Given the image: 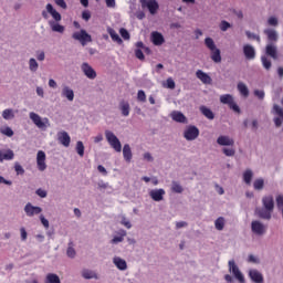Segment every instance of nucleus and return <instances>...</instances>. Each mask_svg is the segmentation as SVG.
Here are the masks:
<instances>
[{
	"label": "nucleus",
	"instance_id": "57",
	"mask_svg": "<svg viewBox=\"0 0 283 283\" xmlns=\"http://www.w3.org/2000/svg\"><path fill=\"white\" fill-rule=\"evenodd\" d=\"M135 56L139 61H145V54L143 53V50H140V49L135 50Z\"/></svg>",
	"mask_w": 283,
	"mask_h": 283
},
{
	"label": "nucleus",
	"instance_id": "7",
	"mask_svg": "<svg viewBox=\"0 0 283 283\" xmlns=\"http://www.w3.org/2000/svg\"><path fill=\"white\" fill-rule=\"evenodd\" d=\"M220 103L222 105H228L232 112H235V114H240V106L235 103V99L233 98V95L231 94H223L220 96Z\"/></svg>",
	"mask_w": 283,
	"mask_h": 283
},
{
	"label": "nucleus",
	"instance_id": "36",
	"mask_svg": "<svg viewBox=\"0 0 283 283\" xmlns=\"http://www.w3.org/2000/svg\"><path fill=\"white\" fill-rule=\"evenodd\" d=\"M146 7L148 8L150 14H154L158 11V2L156 0H148L146 2Z\"/></svg>",
	"mask_w": 283,
	"mask_h": 283
},
{
	"label": "nucleus",
	"instance_id": "60",
	"mask_svg": "<svg viewBox=\"0 0 283 283\" xmlns=\"http://www.w3.org/2000/svg\"><path fill=\"white\" fill-rule=\"evenodd\" d=\"M40 221L42 222L44 229H50V221L45 219L43 214L40 216Z\"/></svg>",
	"mask_w": 283,
	"mask_h": 283
},
{
	"label": "nucleus",
	"instance_id": "39",
	"mask_svg": "<svg viewBox=\"0 0 283 283\" xmlns=\"http://www.w3.org/2000/svg\"><path fill=\"white\" fill-rule=\"evenodd\" d=\"M29 70L33 73L39 72V62H36V59H29Z\"/></svg>",
	"mask_w": 283,
	"mask_h": 283
},
{
	"label": "nucleus",
	"instance_id": "45",
	"mask_svg": "<svg viewBox=\"0 0 283 283\" xmlns=\"http://www.w3.org/2000/svg\"><path fill=\"white\" fill-rule=\"evenodd\" d=\"M253 188L256 191H262V189H264V179L259 178V179L254 180Z\"/></svg>",
	"mask_w": 283,
	"mask_h": 283
},
{
	"label": "nucleus",
	"instance_id": "27",
	"mask_svg": "<svg viewBox=\"0 0 283 283\" xmlns=\"http://www.w3.org/2000/svg\"><path fill=\"white\" fill-rule=\"evenodd\" d=\"M46 11L49 12V14H51V17L54 19L55 22L61 21V19H62L61 13H59V11H56V9H54L52 3L46 4Z\"/></svg>",
	"mask_w": 283,
	"mask_h": 283
},
{
	"label": "nucleus",
	"instance_id": "16",
	"mask_svg": "<svg viewBox=\"0 0 283 283\" xmlns=\"http://www.w3.org/2000/svg\"><path fill=\"white\" fill-rule=\"evenodd\" d=\"M217 144L220 147H233V145H235V140L228 135H221L217 138Z\"/></svg>",
	"mask_w": 283,
	"mask_h": 283
},
{
	"label": "nucleus",
	"instance_id": "37",
	"mask_svg": "<svg viewBox=\"0 0 283 283\" xmlns=\"http://www.w3.org/2000/svg\"><path fill=\"white\" fill-rule=\"evenodd\" d=\"M2 118L4 120H12V118H14V109L12 108H6L3 112H2Z\"/></svg>",
	"mask_w": 283,
	"mask_h": 283
},
{
	"label": "nucleus",
	"instance_id": "63",
	"mask_svg": "<svg viewBox=\"0 0 283 283\" xmlns=\"http://www.w3.org/2000/svg\"><path fill=\"white\" fill-rule=\"evenodd\" d=\"M82 19H83L84 21H90V19H92V13H91L88 10H84V11L82 12Z\"/></svg>",
	"mask_w": 283,
	"mask_h": 283
},
{
	"label": "nucleus",
	"instance_id": "17",
	"mask_svg": "<svg viewBox=\"0 0 283 283\" xmlns=\"http://www.w3.org/2000/svg\"><path fill=\"white\" fill-rule=\"evenodd\" d=\"M274 114H276L277 117H274V125L275 127H282L283 123V108L280 107V105L275 104L273 106Z\"/></svg>",
	"mask_w": 283,
	"mask_h": 283
},
{
	"label": "nucleus",
	"instance_id": "51",
	"mask_svg": "<svg viewBox=\"0 0 283 283\" xmlns=\"http://www.w3.org/2000/svg\"><path fill=\"white\" fill-rule=\"evenodd\" d=\"M219 28L221 32H227L231 28V23L227 22L226 20H222L219 24Z\"/></svg>",
	"mask_w": 283,
	"mask_h": 283
},
{
	"label": "nucleus",
	"instance_id": "9",
	"mask_svg": "<svg viewBox=\"0 0 283 283\" xmlns=\"http://www.w3.org/2000/svg\"><path fill=\"white\" fill-rule=\"evenodd\" d=\"M198 136H200V129L195 125H189L184 130V138L189 142L196 140Z\"/></svg>",
	"mask_w": 283,
	"mask_h": 283
},
{
	"label": "nucleus",
	"instance_id": "5",
	"mask_svg": "<svg viewBox=\"0 0 283 283\" xmlns=\"http://www.w3.org/2000/svg\"><path fill=\"white\" fill-rule=\"evenodd\" d=\"M105 138L108 145L118 154L123 151V145L120 144V139L112 132L105 130Z\"/></svg>",
	"mask_w": 283,
	"mask_h": 283
},
{
	"label": "nucleus",
	"instance_id": "30",
	"mask_svg": "<svg viewBox=\"0 0 283 283\" xmlns=\"http://www.w3.org/2000/svg\"><path fill=\"white\" fill-rule=\"evenodd\" d=\"M49 25L52 32H59L60 34H63V32H65V27L61 25L59 22H55L54 20H50Z\"/></svg>",
	"mask_w": 283,
	"mask_h": 283
},
{
	"label": "nucleus",
	"instance_id": "53",
	"mask_svg": "<svg viewBox=\"0 0 283 283\" xmlns=\"http://www.w3.org/2000/svg\"><path fill=\"white\" fill-rule=\"evenodd\" d=\"M20 238L22 242H25L28 240V231L24 227L20 228Z\"/></svg>",
	"mask_w": 283,
	"mask_h": 283
},
{
	"label": "nucleus",
	"instance_id": "29",
	"mask_svg": "<svg viewBox=\"0 0 283 283\" xmlns=\"http://www.w3.org/2000/svg\"><path fill=\"white\" fill-rule=\"evenodd\" d=\"M123 156L126 163H132L133 154H132V146H129V144L124 145Z\"/></svg>",
	"mask_w": 283,
	"mask_h": 283
},
{
	"label": "nucleus",
	"instance_id": "1",
	"mask_svg": "<svg viewBox=\"0 0 283 283\" xmlns=\"http://www.w3.org/2000/svg\"><path fill=\"white\" fill-rule=\"evenodd\" d=\"M263 34L268 39V44L265 45L266 56H271L274 61H277V41H280V33L275 29H264Z\"/></svg>",
	"mask_w": 283,
	"mask_h": 283
},
{
	"label": "nucleus",
	"instance_id": "55",
	"mask_svg": "<svg viewBox=\"0 0 283 283\" xmlns=\"http://www.w3.org/2000/svg\"><path fill=\"white\" fill-rule=\"evenodd\" d=\"M254 96H256L259 101H264L265 93L262 90H254Z\"/></svg>",
	"mask_w": 283,
	"mask_h": 283
},
{
	"label": "nucleus",
	"instance_id": "49",
	"mask_svg": "<svg viewBox=\"0 0 283 283\" xmlns=\"http://www.w3.org/2000/svg\"><path fill=\"white\" fill-rule=\"evenodd\" d=\"M137 101H138L139 103H147V95L145 94V91L139 90V91L137 92Z\"/></svg>",
	"mask_w": 283,
	"mask_h": 283
},
{
	"label": "nucleus",
	"instance_id": "8",
	"mask_svg": "<svg viewBox=\"0 0 283 283\" xmlns=\"http://www.w3.org/2000/svg\"><path fill=\"white\" fill-rule=\"evenodd\" d=\"M229 273H231L234 280H238L240 283H244V274L240 271L238 264H235V260H230L228 262Z\"/></svg>",
	"mask_w": 283,
	"mask_h": 283
},
{
	"label": "nucleus",
	"instance_id": "20",
	"mask_svg": "<svg viewBox=\"0 0 283 283\" xmlns=\"http://www.w3.org/2000/svg\"><path fill=\"white\" fill-rule=\"evenodd\" d=\"M57 140L63 147H70V143H72L70 134L65 130L57 133Z\"/></svg>",
	"mask_w": 283,
	"mask_h": 283
},
{
	"label": "nucleus",
	"instance_id": "48",
	"mask_svg": "<svg viewBox=\"0 0 283 283\" xmlns=\"http://www.w3.org/2000/svg\"><path fill=\"white\" fill-rule=\"evenodd\" d=\"M268 25H270L271 28H277V25H280V20L272 15L268 19Z\"/></svg>",
	"mask_w": 283,
	"mask_h": 283
},
{
	"label": "nucleus",
	"instance_id": "10",
	"mask_svg": "<svg viewBox=\"0 0 283 283\" xmlns=\"http://www.w3.org/2000/svg\"><path fill=\"white\" fill-rule=\"evenodd\" d=\"M24 213L28 218H34V216L43 213V208L39 206H33L32 203L28 202L24 206Z\"/></svg>",
	"mask_w": 283,
	"mask_h": 283
},
{
	"label": "nucleus",
	"instance_id": "33",
	"mask_svg": "<svg viewBox=\"0 0 283 283\" xmlns=\"http://www.w3.org/2000/svg\"><path fill=\"white\" fill-rule=\"evenodd\" d=\"M237 90L238 92H240L241 96H244V98L249 96V87L247 86V84H244V82H239L237 85Z\"/></svg>",
	"mask_w": 283,
	"mask_h": 283
},
{
	"label": "nucleus",
	"instance_id": "59",
	"mask_svg": "<svg viewBox=\"0 0 283 283\" xmlns=\"http://www.w3.org/2000/svg\"><path fill=\"white\" fill-rule=\"evenodd\" d=\"M36 196H39V198H48V191L46 190H43L42 188H39L36 191H35Z\"/></svg>",
	"mask_w": 283,
	"mask_h": 283
},
{
	"label": "nucleus",
	"instance_id": "28",
	"mask_svg": "<svg viewBox=\"0 0 283 283\" xmlns=\"http://www.w3.org/2000/svg\"><path fill=\"white\" fill-rule=\"evenodd\" d=\"M82 277H84V280H98V274L93 270L84 269L82 271Z\"/></svg>",
	"mask_w": 283,
	"mask_h": 283
},
{
	"label": "nucleus",
	"instance_id": "38",
	"mask_svg": "<svg viewBox=\"0 0 283 283\" xmlns=\"http://www.w3.org/2000/svg\"><path fill=\"white\" fill-rule=\"evenodd\" d=\"M251 180H253V170L247 169L243 172V182H245V185H251Z\"/></svg>",
	"mask_w": 283,
	"mask_h": 283
},
{
	"label": "nucleus",
	"instance_id": "26",
	"mask_svg": "<svg viewBox=\"0 0 283 283\" xmlns=\"http://www.w3.org/2000/svg\"><path fill=\"white\" fill-rule=\"evenodd\" d=\"M151 42L154 45H163V43H165V36H163V33L154 31L151 33Z\"/></svg>",
	"mask_w": 283,
	"mask_h": 283
},
{
	"label": "nucleus",
	"instance_id": "22",
	"mask_svg": "<svg viewBox=\"0 0 283 283\" xmlns=\"http://www.w3.org/2000/svg\"><path fill=\"white\" fill-rule=\"evenodd\" d=\"M249 277L252 280V282L264 283V275H262V273L258 270H250Z\"/></svg>",
	"mask_w": 283,
	"mask_h": 283
},
{
	"label": "nucleus",
	"instance_id": "24",
	"mask_svg": "<svg viewBox=\"0 0 283 283\" xmlns=\"http://www.w3.org/2000/svg\"><path fill=\"white\" fill-rule=\"evenodd\" d=\"M119 111L122 113V116H129V112H132V107L129 106V102L122 99L119 102Z\"/></svg>",
	"mask_w": 283,
	"mask_h": 283
},
{
	"label": "nucleus",
	"instance_id": "52",
	"mask_svg": "<svg viewBox=\"0 0 283 283\" xmlns=\"http://www.w3.org/2000/svg\"><path fill=\"white\" fill-rule=\"evenodd\" d=\"M245 34H247L248 39H253L258 43H261V41H262V39L260 38L259 34L252 33L250 31H247Z\"/></svg>",
	"mask_w": 283,
	"mask_h": 283
},
{
	"label": "nucleus",
	"instance_id": "61",
	"mask_svg": "<svg viewBox=\"0 0 283 283\" xmlns=\"http://www.w3.org/2000/svg\"><path fill=\"white\" fill-rule=\"evenodd\" d=\"M168 90H176V82L171 77L166 81Z\"/></svg>",
	"mask_w": 283,
	"mask_h": 283
},
{
	"label": "nucleus",
	"instance_id": "11",
	"mask_svg": "<svg viewBox=\"0 0 283 283\" xmlns=\"http://www.w3.org/2000/svg\"><path fill=\"white\" fill-rule=\"evenodd\" d=\"M266 226L259 220L251 222V231L254 235H264V233H266Z\"/></svg>",
	"mask_w": 283,
	"mask_h": 283
},
{
	"label": "nucleus",
	"instance_id": "12",
	"mask_svg": "<svg viewBox=\"0 0 283 283\" xmlns=\"http://www.w3.org/2000/svg\"><path fill=\"white\" fill-rule=\"evenodd\" d=\"M81 70L83 72L84 76H86V78H90V81H94V78H96V76H97L94 67H92V65H90V63H87V62L82 63Z\"/></svg>",
	"mask_w": 283,
	"mask_h": 283
},
{
	"label": "nucleus",
	"instance_id": "2",
	"mask_svg": "<svg viewBox=\"0 0 283 283\" xmlns=\"http://www.w3.org/2000/svg\"><path fill=\"white\" fill-rule=\"evenodd\" d=\"M274 209L275 201L273 200V196L269 195L262 198V208H256L254 213L261 220H271Z\"/></svg>",
	"mask_w": 283,
	"mask_h": 283
},
{
	"label": "nucleus",
	"instance_id": "62",
	"mask_svg": "<svg viewBox=\"0 0 283 283\" xmlns=\"http://www.w3.org/2000/svg\"><path fill=\"white\" fill-rule=\"evenodd\" d=\"M35 56L38 61H45V52L44 51H36Z\"/></svg>",
	"mask_w": 283,
	"mask_h": 283
},
{
	"label": "nucleus",
	"instance_id": "41",
	"mask_svg": "<svg viewBox=\"0 0 283 283\" xmlns=\"http://www.w3.org/2000/svg\"><path fill=\"white\" fill-rule=\"evenodd\" d=\"M125 235H127V231L123 230L120 235H115L111 240V244H119V242H123V240H125Z\"/></svg>",
	"mask_w": 283,
	"mask_h": 283
},
{
	"label": "nucleus",
	"instance_id": "50",
	"mask_svg": "<svg viewBox=\"0 0 283 283\" xmlns=\"http://www.w3.org/2000/svg\"><path fill=\"white\" fill-rule=\"evenodd\" d=\"M14 171L17 172V176H23V174H25V169H23V166L19 163L14 164Z\"/></svg>",
	"mask_w": 283,
	"mask_h": 283
},
{
	"label": "nucleus",
	"instance_id": "42",
	"mask_svg": "<svg viewBox=\"0 0 283 283\" xmlns=\"http://www.w3.org/2000/svg\"><path fill=\"white\" fill-rule=\"evenodd\" d=\"M75 150H76V154H78V156L81 158H83V156H85V145H83V142L76 143Z\"/></svg>",
	"mask_w": 283,
	"mask_h": 283
},
{
	"label": "nucleus",
	"instance_id": "35",
	"mask_svg": "<svg viewBox=\"0 0 283 283\" xmlns=\"http://www.w3.org/2000/svg\"><path fill=\"white\" fill-rule=\"evenodd\" d=\"M44 283H61V277H59L57 274L48 273Z\"/></svg>",
	"mask_w": 283,
	"mask_h": 283
},
{
	"label": "nucleus",
	"instance_id": "19",
	"mask_svg": "<svg viewBox=\"0 0 283 283\" xmlns=\"http://www.w3.org/2000/svg\"><path fill=\"white\" fill-rule=\"evenodd\" d=\"M243 54L247 61H253L255 59V48L251 44L243 45Z\"/></svg>",
	"mask_w": 283,
	"mask_h": 283
},
{
	"label": "nucleus",
	"instance_id": "46",
	"mask_svg": "<svg viewBox=\"0 0 283 283\" xmlns=\"http://www.w3.org/2000/svg\"><path fill=\"white\" fill-rule=\"evenodd\" d=\"M261 63L264 67V70H271L272 63L271 60H269V57H266V55L261 56Z\"/></svg>",
	"mask_w": 283,
	"mask_h": 283
},
{
	"label": "nucleus",
	"instance_id": "47",
	"mask_svg": "<svg viewBox=\"0 0 283 283\" xmlns=\"http://www.w3.org/2000/svg\"><path fill=\"white\" fill-rule=\"evenodd\" d=\"M222 154H224V156H228L229 158L235 156V149L233 147H224L222 148Z\"/></svg>",
	"mask_w": 283,
	"mask_h": 283
},
{
	"label": "nucleus",
	"instance_id": "56",
	"mask_svg": "<svg viewBox=\"0 0 283 283\" xmlns=\"http://www.w3.org/2000/svg\"><path fill=\"white\" fill-rule=\"evenodd\" d=\"M119 34L125 39V41H129V31H127V29L122 28L119 30Z\"/></svg>",
	"mask_w": 283,
	"mask_h": 283
},
{
	"label": "nucleus",
	"instance_id": "25",
	"mask_svg": "<svg viewBox=\"0 0 283 283\" xmlns=\"http://www.w3.org/2000/svg\"><path fill=\"white\" fill-rule=\"evenodd\" d=\"M170 117L172 118V120H175V123H184V124H187V116H185V114H182L181 112L174 111V112L170 114Z\"/></svg>",
	"mask_w": 283,
	"mask_h": 283
},
{
	"label": "nucleus",
	"instance_id": "31",
	"mask_svg": "<svg viewBox=\"0 0 283 283\" xmlns=\"http://www.w3.org/2000/svg\"><path fill=\"white\" fill-rule=\"evenodd\" d=\"M200 112L201 114L208 118V120H213V118H216V114H213V111H211V108L207 107V106H200Z\"/></svg>",
	"mask_w": 283,
	"mask_h": 283
},
{
	"label": "nucleus",
	"instance_id": "13",
	"mask_svg": "<svg viewBox=\"0 0 283 283\" xmlns=\"http://www.w3.org/2000/svg\"><path fill=\"white\" fill-rule=\"evenodd\" d=\"M61 97L66 98L69 103H72L74 101V90H72V87H70L67 84H63L61 90Z\"/></svg>",
	"mask_w": 283,
	"mask_h": 283
},
{
	"label": "nucleus",
	"instance_id": "21",
	"mask_svg": "<svg viewBox=\"0 0 283 283\" xmlns=\"http://www.w3.org/2000/svg\"><path fill=\"white\" fill-rule=\"evenodd\" d=\"M4 160H14V150L10 148L0 150V163Z\"/></svg>",
	"mask_w": 283,
	"mask_h": 283
},
{
	"label": "nucleus",
	"instance_id": "14",
	"mask_svg": "<svg viewBox=\"0 0 283 283\" xmlns=\"http://www.w3.org/2000/svg\"><path fill=\"white\" fill-rule=\"evenodd\" d=\"M45 151L43 150H39L36 154V165H38V169L39 171H45V169H48V164H45Z\"/></svg>",
	"mask_w": 283,
	"mask_h": 283
},
{
	"label": "nucleus",
	"instance_id": "15",
	"mask_svg": "<svg viewBox=\"0 0 283 283\" xmlns=\"http://www.w3.org/2000/svg\"><path fill=\"white\" fill-rule=\"evenodd\" d=\"M165 189L159 188V189H151L149 191V197L151 198V200H154L155 202H161V200H165Z\"/></svg>",
	"mask_w": 283,
	"mask_h": 283
},
{
	"label": "nucleus",
	"instance_id": "3",
	"mask_svg": "<svg viewBox=\"0 0 283 283\" xmlns=\"http://www.w3.org/2000/svg\"><path fill=\"white\" fill-rule=\"evenodd\" d=\"M205 45L210 50V59L213 63H222V55L220 54V49L216 46V42L211 38L205 39Z\"/></svg>",
	"mask_w": 283,
	"mask_h": 283
},
{
	"label": "nucleus",
	"instance_id": "43",
	"mask_svg": "<svg viewBox=\"0 0 283 283\" xmlns=\"http://www.w3.org/2000/svg\"><path fill=\"white\" fill-rule=\"evenodd\" d=\"M214 228L217 229V231H223V229H224V219H223V217H219L218 219H216Z\"/></svg>",
	"mask_w": 283,
	"mask_h": 283
},
{
	"label": "nucleus",
	"instance_id": "44",
	"mask_svg": "<svg viewBox=\"0 0 283 283\" xmlns=\"http://www.w3.org/2000/svg\"><path fill=\"white\" fill-rule=\"evenodd\" d=\"M0 133L3 135V136H7L8 138H12V136H14V130H12L10 128V126H6L3 128L0 129Z\"/></svg>",
	"mask_w": 283,
	"mask_h": 283
},
{
	"label": "nucleus",
	"instance_id": "54",
	"mask_svg": "<svg viewBox=\"0 0 283 283\" xmlns=\"http://www.w3.org/2000/svg\"><path fill=\"white\" fill-rule=\"evenodd\" d=\"M276 206H277V209L279 211H283V196L282 195H279L276 197Z\"/></svg>",
	"mask_w": 283,
	"mask_h": 283
},
{
	"label": "nucleus",
	"instance_id": "4",
	"mask_svg": "<svg viewBox=\"0 0 283 283\" xmlns=\"http://www.w3.org/2000/svg\"><path fill=\"white\" fill-rule=\"evenodd\" d=\"M30 120L38 127V129H41L42 132H45L48 127H50V119L48 117H40L39 114L31 112L29 114Z\"/></svg>",
	"mask_w": 283,
	"mask_h": 283
},
{
	"label": "nucleus",
	"instance_id": "64",
	"mask_svg": "<svg viewBox=\"0 0 283 283\" xmlns=\"http://www.w3.org/2000/svg\"><path fill=\"white\" fill-rule=\"evenodd\" d=\"M54 2L62 8V10H67V3L65 2V0H54Z\"/></svg>",
	"mask_w": 283,
	"mask_h": 283
},
{
	"label": "nucleus",
	"instance_id": "34",
	"mask_svg": "<svg viewBox=\"0 0 283 283\" xmlns=\"http://www.w3.org/2000/svg\"><path fill=\"white\" fill-rule=\"evenodd\" d=\"M66 255L71 260H74L76 258V250L74 249V241H70L66 249Z\"/></svg>",
	"mask_w": 283,
	"mask_h": 283
},
{
	"label": "nucleus",
	"instance_id": "58",
	"mask_svg": "<svg viewBox=\"0 0 283 283\" xmlns=\"http://www.w3.org/2000/svg\"><path fill=\"white\" fill-rule=\"evenodd\" d=\"M120 223L126 227V229H132V222H129V220H127V218L125 216H122V221Z\"/></svg>",
	"mask_w": 283,
	"mask_h": 283
},
{
	"label": "nucleus",
	"instance_id": "6",
	"mask_svg": "<svg viewBox=\"0 0 283 283\" xmlns=\"http://www.w3.org/2000/svg\"><path fill=\"white\" fill-rule=\"evenodd\" d=\"M72 39H74V41H78L81 43V45H83V48H85V45H87V43H92V35L90 33H87V31H85V29L75 31L72 34Z\"/></svg>",
	"mask_w": 283,
	"mask_h": 283
},
{
	"label": "nucleus",
	"instance_id": "32",
	"mask_svg": "<svg viewBox=\"0 0 283 283\" xmlns=\"http://www.w3.org/2000/svg\"><path fill=\"white\" fill-rule=\"evenodd\" d=\"M107 32H108L112 41H114L115 43H118V45L123 44V39H120V35H118V33H116V31L114 29L108 28Z\"/></svg>",
	"mask_w": 283,
	"mask_h": 283
},
{
	"label": "nucleus",
	"instance_id": "18",
	"mask_svg": "<svg viewBox=\"0 0 283 283\" xmlns=\"http://www.w3.org/2000/svg\"><path fill=\"white\" fill-rule=\"evenodd\" d=\"M196 76L203 85H211L213 83V80L202 70H197Z\"/></svg>",
	"mask_w": 283,
	"mask_h": 283
},
{
	"label": "nucleus",
	"instance_id": "23",
	"mask_svg": "<svg viewBox=\"0 0 283 283\" xmlns=\"http://www.w3.org/2000/svg\"><path fill=\"white\" fill-rule=\"evenodd\" d=\"M113 264H115L116 269L118 271H127V261L120 256H114L113 258Z\"/></svg>",
	"mask_w": 283,
	"mask_h": 283
},
{
	"label": "nucleus",
	"instance_id": "40",
	"mask_svg": "<svg viewBox=\"0 0 283 283\" xmlns=\"http://www.w3.org/2000/svg\"><path fill=\"white\" fill-rule=\"evenodd\" d=\"M171 191H172V193H182V191H185V188H182L180 182L172 181L171 182Z\"/></svg>",
	"mask_w": 283,
	"mask_h": 283
}]
</instances>
